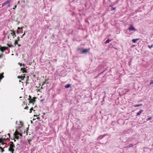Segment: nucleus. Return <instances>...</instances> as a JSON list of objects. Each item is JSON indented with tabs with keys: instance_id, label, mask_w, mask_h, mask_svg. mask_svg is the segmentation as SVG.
<instances>
[{
	"instance_id": "f257e3e1",
	"label": "nucleus",
	"mask_w": 153,
	"mask_h": 153,
	"mask_svg": "<svg viewBox=\"0 0 153 153\" xmlns=\"http://www.w3.org/2000/svg\"><path fill=\"white\" fill-rule=\"evenodd\" d=\"M7 49V48L5 47L0 46V50L2 52H4Z\"/></svg>"
},
{
	"instance_id": "f03ea898",
	"label": "nucleus",
	"mask_w": 153,
	"mask_h": 153,
	"mask_svg": "<svg viewBox=\"0 0 153 153\" xmlns=\"http://www.w3.org/2000/svg\"><path fill=\"white\" fill-rule=\"evenodd\" d=\"M11 1V0H7L6 1H5V2H4V3H3L1 4L2 7H3L5 5L9 3Z\"/></svg>"
},
{
	"instance_id": "7ed1b4c3",
	"label": "nucleus",
	"mask_w": 153,
	"mask_h": 153,
	"mask_svg": "<svg viewBox=\"0 0 153 153\" xmlns=\"http://www.w3.org/2000/svg\"><path fill=\"white\" fill-rule=\"evenodd\" d=\"M10 147L11 148V149L10 150V151L13 152L14 151V149H13V148L15 147V146L13 143L12 144L10 145Z\"/></svg>"
},
{
	"instance_id": "20e7f679",
	"label": "nucleus",
	"mask_w": 153,
	"mask_h": 153,
	"mask_svg": "<svg viewBox=\"0 0 153 153\" xmlns=\"http://www.w3.org/2000/svg\"><path fill=\"white\" fill-rule=\"evenodd\" d=\"M128 30L129 31L135 30V28L133 27L132 25H131L130 27L128 28Z\"/></svg>"
},
{
	"instance_id": "39448f33",
	"label": "nucleus",
	"mask_w": 153,
	"mask_h": 153,
	"mask_svg": "<svg viewBox=\"0 0 153 153\" xmlns=\"http://www.w3.org/2000/svg\"><path fill=\"white\" fill-rule=\"evenodd\" d=\"M26 68L25 67H23V68H22L21 69V70L22 72H23V73H27V70H25V69Z\"/></svg>"
},
{
	"instance_id": "423d86ee",
	"label": "nucleus",
	"mask_w": 153,
	"mask_h": 153,
	"mask_svg": "<svg viewBox=\"0 0 153 153\" xmlns=\"http://www.w3.org/2000/svg\"><path fill=\"white\" fill-rule=\"evenodd\" d=\"M14 135L15 136L20 135L21 136H22V134L20 133L19 132L17 131H16L14 134Z\"/></svg>"
},
{
	"instance_id": "0eeeda50",
	"label": "nucleus",
	"mask_w": 153,
	"mask_h": 153,
	"mask_svg": "<svg viewBox=\"0 0 153 153\" xmlns=\"http://www.w3.org/2000/svg\"><path fill=\"white\" fill-rule=\"evenodd\" d=\"M88 51V50L87 49H84L82 51V53H87Z\"/></svg>"
},
{
	"instance_id": "6e6552de",
	"label": "nucleus",
	"mask_w": 153,
	"mask_h": 153,
	"mask_svg": "<svg viewBox=\"0 0 153 153\" xmlns=\"http://www.w3.org/2000/svg\"><path fill=\"white\" fill-rule=\"evenodd\" d=\"M35 102V99H30L29 102L30 103H33Z\"/></svg>"
},
{
	"instance_id": "1a4fd4ad",
	"label": "nucleus",
	"mask_w": 153,
	"mask_h": 153,
	"mask_svg": "<svg viewBox=\"0 0 153 153\" xmlns=\"http://www.w3.org/2000/svg\"><path fill=\"white\" fill-rule=\"evenodd\" d=\"M139 40V39H134L132 40V42L133 43H135L137 40Z\"/></svg>"
},
{
	"instance_id": "9d476101",
	"label": "nucleus",
	"mask_w": 153,
	"mask_h": 153,
	"mask_svg": "<svg viewBox=\"0 0 153 153\" xmlns=\"http://www.w3.org/2000/svg\"><path fill=\"white\" fill-rule=\"evenodd\" d=\"M143 111V110H140L139 112H138L137 113V115L138 116V115H140L142 113Z\"/></svg>"
},
{
	"instance_id": "9b49d317",
	"label": "nucleus",
	"mask_w": 153,
	"mask_h": 153,
	"mask_svg": "<svg viewBox=\"0 0 153 153\" xmlns=\"http://www.w3.org/2000/svg\"><path fill=\"white\" fill-rule=\"evenodd\" d=\"M131 147H133V144H129L128 146L127 147H124V148H130Z\"/></svg>"
},
{
	"instance_id": "f8f14e48",
	"label": "nucleus",
	"mask_w": 153,
	"mask_h": 153,
	"mask_svg": "<svg viewBox=\"0 0 153 153\" xmlns=\"http://www.w3.org/2000/svg\"><path fill=\"white\" fill-rule=\"evenodd\" d=\"M143 105L142 104H138V105H134V107H139L140 106H142Z\"/></svg>"
},
{
	"instance_id": "ddd939ff",
	"label": "nucleus",
	"mask_w": 153,
	"mask_h": 153,
	"mask_svg": "<svg viewBox=\"0 0 153 153\" xmlns=\"http://www.w3.org/2000/svg\"><path fill=\"white\" fill-rule=\"evenodd\" d=\"M10 31L12 32L11 33V34L12 35V36H16L15 35V33L13 32V30H11Z\"/></svg>"
},
{
	"instance_id": "4468645a",
	"label": "nucleus",
	"mask_w": 153,
	"mask_h": 153,
	"mask_svg": "<svg viewBox=\"0 0 153 153\" xmlns=\"http://www.w3.org/2000/svg\"><path fill=\"white\" fill-rule=\"evenodd\" d=\"M110 41L111 40L109 39H108L105 42V43L107 44L109 43Z\"/></svg>"
},
{
	"instance_id": "2eb2a0df",
	"label": "nucleus",
	"mask_w": 153,
	"mask_h": 153,
	"mask_svg": "<svg viewBox=\"0 0 153 153\" xmlns=\"http://www.w3.org/2000/svg\"><path fill=\"white\" fill-rule=\"evenodd\" d=\"M152 118V117H149L147 120V121H148L151 120Z\"/></svg>"
},
{
	"instance_id": "dca6fc26",
	"label": "nucleus",
	"mask_w": 153,
	"mask_h": 153,
	"mask_svg": "<svg viewBox=\"0 0 153 153\" xmlns=\"http://www.w3.org/2000/svg\"><path fill=\"white\" fill-rule=\"evenodd\" d=\"M153 46V44L152 45H149L148 47L150 48L151 49Z\"/></svg>"
},
{
	"instance_id": "f3484780",
	"label": "nucleus",
	"mask_w": 153,
	"mask_h": 153,
	"mask_svg": "<svg viewBox=\"0 0 153 153\" xmlns=\"http://www.w3.org/2000/svg\"><path fill=\"white\" fill-rule=\"evenodd\" d=\"M14 44L15 45H16L18 44V41L17 40H15V43Z\"/></svg>"
},
{
	"instance_id": "a211bd4d",
	"label": "nucleus",
	"mask_w": 153,
	"mask_h": 153,
	"mask_svg": "<svg viewBox=\"0 0 153 153\" xmlns=\"http://www.w3.org/2000/svg\"><path fill=\"white\" fill-rule=\"evenodd\" d=\"M149 84L150 85L153 84V80H151L150 81V82L149 83Z\"/></svg>"
},
{
	"instance_id": "6ab92c4d",
	"label": "nucleus",
	"mask_w": 153,
	"mask_h": 153,
	"mask_svg": "<svg viewBox=\"0 0 153 153\" xmlns=\"http://www.w3.org/2000/svg\"><path fill=\"white\" fill-rule=\"evenodd\" d=\"M15 137L17 139H18L19 137V136H15Z\"/></svg>"
},
{
	"instance_id": "aec40b11",
	"label": "nucleus",
	"mask_w": 153,
	"mask_h": 153,
	"mask_svg": "<svg viewBox=\"0 0 153 153\" xmlns=\"http://www.w3.org/2000/svg\"><path fill=\"white\" fill-rule=\"evenodd\" d=\"M3 74H4V73H1V74H0V75L1 76L0 78H1L2 76H4L3 75Z\"/></svg>"
},
{
	"instance_id": "412c9836",
	"label": "nucleus",
	"mask_w": 153,
	"mask_h": 153,
	"mask_svg": "<svg viewBox=\"0 0 153 153\" xmlns=\"http://www.w3.org/2000/svg\"><path fill=\"white\" fill-rule=\"evenodd\" d=\"M3 74H4V73H1V74H0V75L1 76L0 78H1L2 76H4L3 75Z\"/></svg>"
},
{
	"instance_id": "4be33fe9",
	"label": "nucleus",
	"mask_w": 153,
	"mask_h": 153,
	"mask_svg": "<svg viewBox=\"0 0 153 153\" xmlns=\"http://www.w3.org/2000/svg\"><path fill=\"white\" fill-rule=\"evenodd\" d=\"M16 7H17V6L16 5H15L14 7L13 8V10H15L16 8Z\"/></svg>"
},
{
	"instance_id": "5701e85b",
	"label": "nucleus",
	"mask_w": 153,
	"mask_h": 153,
	"mask_svg": "<svg viewBox=\"0 0 153 153\" xmlns=\"http://www.w3.org/2000/svg\"><path fill=\"white\" fill-rule=\"evenodd\" d=\"M28 108V107L27 106L24 108V109H27Z\"/></svg>"
},
{
	"instance_id": "b1692460",
	"label": "nucleus",
	"mask_w": 153,
	"mask_h": 153,
	"mask_svg": "<svg viewBox=\"0 0 153 153\" xmlns=\"http://www.w3.org/2000/svg\"><path fill=\"white\" fill-rule=\"evenodd\" d=\"M71 86V85L70 84H68V88L70 87Z\"/></svg>"
},
{
	"instance_id": "393cba45",
	"label": "nucleus",
	"mask_w": 153,
	"mask_h": 153,
	"mask_svg": "<svg viewBox=\"0 0 153 153\" xmlns=\"http://www.w3.org/2000/svg\"><path fill=\"white\" fill-rule=\"evenodd\" d=\"M17 40L18 41L19 40V36L17 37Z\"/></svg>"
},
{
	"instance_id": "a878e982",
	"label": "nucleus",
	"mask_w": 153,
	"mask_h": 153,
	"mask_svg": "<svg viewBox=\"0 0 153 153\" xmlns=\"http://www.w3.org/2000/svg\"><path fill=\"white\" fill-rule=\"evenodd\" d=\"M25 33L24 32V34L22 35V36L21 37V38H22L25 35Z\"/></svg>"
},
{
	"instance_id": "bb28decb",
	"label": "nucleus",
	"mask_w": 153,
	"mask_h": 153,
	"mask_svg": "<svg viewBox=\"0 0 153 153\" xmlns=\"http://www.w3.org/2000/svg\"><path fill=\"white\" fill-rule=\"evenodd\" d=\"M33 110V108H32L30 109V113H31V110Z\"/></svg>"
},
{
	"instance_id": "cd10ccee",
	"label": "nucleus",
	"mask_w": 153,
	"mask_h": 153,
	"mask_svg": "<svg viewBox=\"0 0 153 153\" xmlns=\"http://www.w3.org/2000/svg\"><path fill=\"white\" fill-rule=\"evenodd\" d=\"M18 29L19 30V29H22V28H20V27H18Z\"/></svg>"
},
{
	"instance_id": "c85d7f7f",
	"label": "nucleus",
	"mask_w": 153,
	"mask_h": 153,
	"mask_svg": "<svg viewBox=\"0 0 153 153\" xmlns=\"http://www.w3.org/2000/svg\"><path fill=\"white\" fill-rule=\"evenodd\" d=\"M29 98L28 99H30L31 98V96L30 95H29Z\"/></svg>"
},
{
	"instance_id": "c756f323",
	"label": "nucleus",
	"mask_w": 153,
	"mask_h": 153,
	"mask_svg": "<svg viewBox=\"0 0 153 153\" xmlns=\"http://www.w3.org/2000/svg\"><path fill=\"white\" fill-rule=\"evenodd\" d=\"M115 9V8H113L112 10H114Z\"/></svg>"
},
{
	"instance_id": "7c9ffc66",
	"label": "nucleus",
	"mask_w": 153,
	"mask_h": 153,
	"mask_svg": "<svg viewBox=\"0 0 153 153\" xmlns=\"http://www.w3.org/2000/svg\"><path fill=\"white\" fill-rule=\"evenodd\" d=\"M8 46L10 47H12V46L9 45H8Z\"/></svg>"
},
{
	"instance_id": "2f4dec72",
	"label": "nucleus",
	"mask_w": 153,
	"mask_h": 153,
	"mask_svg": "<svg viewBox=\"0 0 153 153\" xmlns=\"http://www.w3.org/2000/svg\"><path fill=\"white\" fill-rule=\"evenodd\" d=\"M2 55H0V58H1L2 57Z\"/></svg>"
},
{
	"instance_id": "473e14b6",
	"label": "nucleus",
	"mask_w": 153,
	"mask_h": 153,
	"mask_svg": "<svg viewBox=\"0 0 153 153\" xmlns=\"http://www.w3.org/2000/svg\"><path fill=\"white\" fill-rule=\"evenodd\" d=\"M10 7V5L9 4L8 5V7Z\"/></svg>"
},
{
	"instance_id": "72a5a7b5",
	"label": "nucleus",
	"mask_w": 153,
	"mask_h": 153,
	"mask_svg": "<svg viewBox=\"0 0 153 153\" xmlns=\"http://www.w3.org/2000/svg\"><path fill=\"white\" fill-rule=\"evenodd\" d=\"M65 87L66 88H67V85H66L65 86Z\"/></svg>"
},
{
	"instance_id": "f704fd0d",
	"label": "nucleus",
	"mask_w": 153,
	"mask_h": 153,
	"mask_svg": "<svg viewBox=\"0 0 153 153\" xmlns=\"http://www.w3.org/2000/svg\"><path fill=\"white\" fill-rule=\"evenodd\" d=\"M18 45L19 46H21V45Z\"/></svg>"
},
{
	"instance_id": "c9c22d12",
	"label": "nucleus",
	"mask_w": 153,
	"mask_h": 153,
	"mask_svg": "<svg viewBox=\"0 0 153 153\" xmlns=\"http://www.w3.org/2000/svg\"><path fill=\"white\" fill-rule=\"evenodd\" d=\"M16 32H17V33H18V31H17Z\"/></svg>"
},
{
	"instance_id": "e433bc0d",
	"label": "nucleus",
	"mask_w": 153,
	"mask_h": 153,
	"mask_svg": "<svg viewBox=\"0 0 153 153\" xmlns=\"http://www.w3.org/2000/svg\"><path fill=\"white\" fill-rule=\"evenodd\" d=\"M4 151V150H2V152H3V151Z\"/></svg>"
},
{
	"instance_id": "4c0bfd02",
	"label": "nucleus",
	"mask_w": 153,
	"mask_h": 153,
	"mask_svg": "<svg viewBox=\"0 0 153 153\" xmlns=\"http://www.w3.org/2000/svg\"><path fill=\"white\" fill-rule=\"evenodd\" d=\"M23 65L24 66L25 65L24 64H23V65Z\"/></svg>"
},
{
	"instance_id": "58836bf2",
	"label": "nucleus",
	"mask_w": 153,
	"mask_h": 153,
	"mask_svg": "<svg viewBox=\"0 0 153 153\" xmlns=\"http://www.w3.org/2000/svg\"><path fill=\"white\" fill-rule=\"evenodd\" d=\"M22 66V64H20V66Z\"/></svg>"
},
{
	"instance_id": "ea45409f",
	"label": "nucleus",
	"mask_w": 153,
	"mask_h": 153,
	"mask_svg": "<svg viewBox=\"0 0 153 153\" xmlns=\"http://www.w3.org/2000/svg\"><path fill=\"white\" fill-rule=\"evenodd\" d=\"M17 121H16V123H17Z\"/></svg>"
},
{
	"instance_id": "a19ab883",
	"label": "nucleus",
	"mask_w": 153,
	"mask_h": 153,
	"mask_svg": "<svg viewBox=\"0 0 153 153\" xmlns=\"http://www.w3.org/2000/svg\"><path fill=\"white\" fill-rule=\"evenodd\" d=\"M19 1L18 2V3H19Z\"/></svg>"
},
{
	"instance_id": "79ce46f5",
	"label": "nucleus",
	"mask_w": 153,
	"mask_h": 153,
	"mask_svg": "<svg viewBox=\"0 0 153 153\" xmlns=\"http://www.w3.org/2000/svg\"><path fill=\"white\" fill-rule=\"evenodd\" d=\"M14 141H16V140H14Z\"/></svg>"
},
{
	"instance_id": "37998d69",
	"label": "nucleus",
	"mask_w": 153,
	"mask_h": 153,
	"mask_svg": "<svg viewBox=\"0 0 153 153\" xmlns=\"http://www.w3.org/2000/svg\"><path fill=\"white\" fill-rule=\"evenodd\" d=\"M21 97H20L19 98H21Z\"/></svg>"
},
{
	"instance_id": "c03bdc74",
	"label": "nucleus",
	"mask_w": 153,
	"mask_h": 153,
	"mask_svg": "<svg viewBox=\"0 0 153 153\" xmlns=\"http://www.w3.org/2000/svg\"><path fill=\"white\" fill-rule=\"evenodd\" d=\"M34 99H35V98H36V97H34Z\"/></svg>"
}]
</instances>
